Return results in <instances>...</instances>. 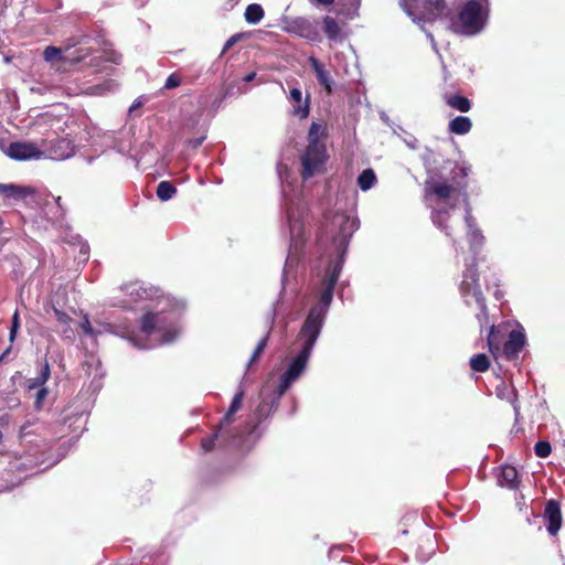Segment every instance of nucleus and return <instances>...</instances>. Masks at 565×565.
<instances>
[{
	"instance_id": "1",
	"label": "nucleus",
	"mask_w": 565,
	"mask_h": 565,
	"mask_svg": "<svg viewBox=\"0 0 565 565\" xmlns=\"http://www.w3.org/2000/svg\"><path fill=\"white\" fill-rule=\"evenodd\" d=\"M327 220V235L332 239L335 258H329L324 273L319 278L316 289L318 302L312 306L296 338V344L300 347L298 353L289 361L285 372L280 375L276 390V402L300 379L305 373L313 347L321 333L327 313L333 299L334 286L339 279L344 262V255L349 242L359 228L358 217L345 213H335Z\"/></svg>"
},
{
	"instance_id": "2",
	"label": "nucleus",
	"mask_w": 565,
	"mask_h": 565,
	"mask_svg": "<svg viewBox=\"0 0 565 565\" xmlns=\"http://www.w3.org/2000/svg\"><path fill=\"white\" fill-rule=\"evenodd\" d=\"M472 167L466 160H458L455 162L450 170V181L447 179H431L426 186V200L443 204L441 207H436L431 212L433 223L440 230L446 231V221L449 211L455 209L456 200L454 199L455 192L462 198L463 205L470 204L468 194L467 178L471 173Z\"/></svg>"
},
{
	"instance_id": "3",
	"label": "nucleus",
	"mask_w": 565,
	"mask_h": 565,
	"mask_svg": "<svg viewBox=\"0 0 565 565\" xmlns=\"http://www.w3.org/2000/svg\"><path fill=\"white\" fill-rule=\"evenodd\" d=\"M183 308V303L175 301L169 310L146 312L140 319V332L150 343H140L135 337H128V340L138 349H150L173 342L181 332L179 318Z\"/></svg>"
},
{
	"instance_id": "4",
	"label": "nucleus",
	"mask_w": 565,
	"mask_h": 565,
	"mask_svg": "<svg viewBox=\"0 0 565 565\" xmlns=\"http://www.w3.org/2000/svg\"><path fill=\"white\" fill-rule=\"evenodd\" d=\"M285 196V214L289 230L290 245L285 263L284 275L299 260V255L305 243V215L306 203L299 196H288L286 188L282 189Z\"/></svg>"
},
{
	"instance_id": "5",
	"label": "nucleus",
	"mask_w": 565,
	"mask_h": 565,
	"mask_svg": "<svg viewBox=\"0 0 565 565\" xmlns=\"http://www.w3.org/2000/svg\"><path fill=\"white\" fill-rule=\"evenodd\" d=\"M489 11L488 0H465L457 18L451 21V30L462 35H476L486 28Z\"/></svg>"
},
{
	"instance_id": "6",
	"label": "nucleus",
	"mask_w": 565,
	"mask_h": 565,
	"mask_svg": "<svg viewBox=\"0 0 565 565\" xmlns=\"http://www.w3.org/2000/svg\"><path fill=\"white\" fill-rule=\"evenodd\" d=\"M324 136V128L318 122H312L308 131V146L301 156L303 179H309L322 170L328 158Z\"/></svg>"
},
{
	"instance_id": "7",
	"label": "nucleus",
	"mask_w": 565,
	"mask_h": 565,
	"mask_svg": "<svg viewBox=\"0 0 565 565\" xmlns=\"http://www.w3.org/2000/svg\"><path fill=\"white\" fill-rule=\"evenodd\" d=\"M459 291L463 301L468 306H471L472 303L478 306L480 311L476 317L480 326L482 327L484 323H487V305L479 284L478 270L475 269V260H472L471 264H467V268L462 270L461 279L459 282Z\"/></svg>"
},
{
	"instance_id": "8",
	"label": "nucleus",
	"mask_w": 565,
	"mask_h": 565,
	"mask_svg": "<svg viewBox=\"0 0 565 565\" xmlns=\"http://www.w3.org/2000/svg\"><path fill=\"white\" fill-rule=\"evenodd\" d=\"M465 223L467 227V241L470 246V250L473 256L465 262V269L467 268V264H471L475 260V269L477 270V259L476 256L482 248L486 242V237L482 234V231L479 228L476 218L472 215V209L470 204L465 206Z\"/></svg>"
},
{
	"instance_id": "9",
	"label": "nucleus",
	"mask_w": 565,
	"mask_h": 565,
	"mask_svg": "<svg viewBox=\"0 0 565 565\" xmlns=\"http://www.w3.org/2000/svg\"><path fill=\"white\" fill-rule=\"evenodd\" d=\"M284 30L311 42L321 40L319 30L313 21L306 17L289 18L284 21Z\"/></svg>"
},
{
	"instance_id": "10",
	"label": "nucleus",
	"mask_w": 565,
	"mask_h": 565,
	"mask_svg": "<svg viewBox=\"0 0 565 565\" xmlns=\"http://www.w3.org/2000/svg\"><path fill=\"white\" fill-rule=\"evenodd\" d=\"M4 153L13 160L25 161L44 158L45 151L32 141H14L4 149Z\"/></svg>"
},
{
	"instance_id": "11",
	"label": "nucleus",
	"mask_w": 565,
	"mask_h": 565,
	"mask_svg": "<svg viewBox=\"0 0 565 565\" xmlns=\"http://www.w3.org/2000/svg\"><path fill=\"white\" fill-rule=\"evenodd\" d=\"M41 149L45 151L44 158L52 160H65L74 154V147L67 139L42 141Z\"/></svg>"
},
{
	"instance_id": "12",
	"label": "nucleus",
	"mask_w": 565,
	"mask_h": 565,
	"mask_svg": "<svg viewBox=\"0 0 565 565\" xmlns=\"http://www.w3.org/2000/svg\"><path fill=\"white\" fill-rule=\"evenodd\" d=\"M122 291L129 297L128 305H132L157 297L159 290L154 287H146L145 284L135 281L124 285Z\"/></svg>"
},
{
	"instance_id": "13",
	"label": "nucleus",
	"mask_w": 565,
	"mask_h": 565,
	"mask_svg": "<svg viewBox=\"0 0 565 565\" xmlns=\"http://www.w3.org/2000/svg\"><path fill=\"white\" fill-rule=\"evenodd\" d=\"M526 342L523 328L514 329L509 333V338L503 347V353L508 360L515 359L522 351Z\"/></svg>"
},
{
	"instance_id": "14",
	"label": "nucleus",
	"mask_w": 565,
	"mask_h": 565,
	"mask_svg": "<svg viewBox=\"0 0 565 565\" xmlns=\"http://www.w3.org/2000/svg\"><path fill=\"white\" fill-rule=\"evenodd\" d=\"M544 519L546 521L547 532L556 535L562 526L561 505L556 500L547 501L544 509Z\"/></svg>"
},
{
	"instance_id": "15",
	"label": "nucleus",
	"mask_w": 565,
	"mask_h": 565,
	"mask_svg": "<svg viewBox=\"0 0 565 565\" xmlns=\"http://www.w3.org/2000/svg\"><path fill=\"white\" fill-rule=\"evenodd\" d=\"M289 102L292 104L291 114L300 119L307 118L310 110L309 97L302 99V92L298 87L290 89Z\"/></svg>"
},
{
	"instance_id": "16",
	"label": "nucleus",
	"mask_w": 565,
	"mask_h": 565,
	"mask_svg": "<svg viewBox=\"0 0 565 565\" xmlns=\"http://www.w3.org/2000/svg\"><path fill=\"white\" fill-rule=\"evenodd\" d=\"M308 62L315 72L319 84L327 90V93H331L333 89L334 81L330 72L326 68L324 64L315 56H309Z\"/></svg>"
},
{
	"instance_id": "17",
	"label": "nucleus",
	"mask_w": 565,
	"mask_h": 565,
	"mask_svg": "<svg viewBox=\"0 0 565 565\" xmlns=\"http://www.w3.org/2000/svg\"><path fill=\"white\" fill-rule=\"evenodd\" d=\"M406 14L424 30V0H399Z\"/></svg>"
},
{
	"instance_id": "18",
	"label": "nucleus",
	"mask_w": 565,
	"mask_h": 565,
	"mask_svg": "<svg viewBox=\"0 0 565 565\" xmlns=\"http://www.w3.org/2000/svg\"><path fill=\"white\" fill-rule=\"evenodd\" d=\"M498 484L510 490H515L520 486L518 470L512 466H502L497 476Z\"/></svg>"
},
{
	"instance_id": "19",
	"label": "nucleus",
	"mask_w": 565,
	"mask_h": 565,
	"mask_svg": "<svg viewBox=\"0 0 565 565\" xmlns=\"http://www.w3.org/2000/svg\"><path fill=\"white\" fill-rule=\"evenodd\" d=\"M51 376V369L47 360H44L43 363L40 365L39 374L29 379L25 382V387L28 391L36 390L39 391L40 387H45L46 382L49 381Z\"/></svg>"
},
{
	"instance_id": "20",
	"label": "nucleus",
	"mask_w": 565,
	"mask_h": 565,
	"mask_svg": "<svg viewBox=\"0 0 565 565\" xmlns=\"http://www.w3.org/2000/svg\"><path fill=\"white\" fill-rule=\"evenodd\" d=\"M495 394L500 399L507 401L512 404L515 418H518L520 415V406L518 404L515 390L511 385L502 382L500 385L497 386Z\"/></svg>"
},
{
	"instance_id": "21",
	"label": "nucleus",
	"mask_w": 565,
	"mask_h": 565,
	"mask_svg": "<svg viewBox=\"0 0 565 565\" xmlns=\"http://www.w3.org/2000/svg\"><path fill=\"white\" fill-rule=\"evenodd\" d=\"M446 13L445 0H426V22L443 18Z\"/></svg>"
},
{
	"instance_id": "22",
	"label": "nucleus",
	"mask_w": 565,
	"mask_h": 565,
	"mask_svg": "<svg viewBox=\"0 0 565 565\" xmlns=\"http://www.w3.org/2000/svg\"><path fill=\"white\" fill-rule=\"evenodd\" d=\"M472 128V121L467 116H457L448 124V130L455 135H467Z\"/></svg>"
},
{
	"instance_id": "23",
	"label": "nucleus",
	"mask_w": 565,
	"mask_h": 565,
	"mask_svg": "<svg viewBox=\"0 0 565 565\" xmlns=\"http://www.w3.org/2000/svg\"><path fill=\"white\" fill-rule=\"evenodd\" d=\"M339 9L338 14L343 15L345 19L353 20L358 17V11L361 6V0H338Z\"/></svg>"
},
{
	"instance_id": "24",
	"label": "nucleus",
	"mask_w": 565,
	"mask_h": 565,
	"mask_svg": "<svg viewBox=\"0 0 565 565\" xmlns=\"http://www.w3.org/2000/svg\"><path fill=\"white\" fill-rule=\"evenodd\" d=\"M445 103L460 113H468L471 109V102L459 94L445 95Z\"/></svg>"
},
{
	"instance_id": "25",
	"label": "nucleus",
	"mask_w": 565,
	"mask_h": 565,
	"mask_svg": "<svg viewBox=\"0 0 565 565\" xmlns=\"http://www.w3.org/2000/svg\"><path fill=\"white\" fill-rule=\"evenodd\" d=\"M244 394V390L239 388V391L234 395L230 408L221 422L222 426L228 425L233 422V415L237 413L242 407Z\"/></svg>"
},
{
	"instance_id": "26",
	"label": "nucleus",
	"mask_w": 565,
	"mask_h": 565,
	"mask_svg": "<svg viewBox=\"0 0 565 565\" xmlns=\"http://www.w3.org/2000/svg\"><path fill=\"white\" fill-rule=\"evenodd\" d=\"M324 33L330 41H342L343 36L339 23L331 17L323 18Z\"/></svg>"
},
{
	"instance_id": "27",
	"label": "nucleus",
	"mask_w": 565,
	"mask_h": 565,
	"mask_svg": "<svg viewBox=\"0 0 565 565\" xmlns=\"http://www.w3.org/2000/svg\"><path fill=\"white\" fill-rule=\"evenodd\" d=\"M376 175L372 169L363 170L358 177V185L362 191H367L376 183Z\"/></svg>"
},
{
	"instance_id": "28",
	"label": "nucleus",
	"mask_w": 565,
	"mask_h": 565,
	"mask_svg": "<svg viewBox=\"0 0 565 565\" xmlns=\"http://www.w3.org/2000/svg\"><path fill=\"white\" fill-rule=\"evenodd\" d=\"M244 17L248 23L257 24L264 18V10L262 6L252 3L247 6Z\"/></svg>"
},
{
	"instance_id": "29",
	"label": "nucleus",
	"mask_w": 565,
	"mask_h": 565,
	"mask_svg": "<svg viewBox=\"0 0 565 565\" xmlns=\"http://www.w3.org/2000/svg\"><path fill=\"white\" fill-rule=\"evenodd\" d=\"M157 196L161 201H168L177 193V188L169 181H161L157 186Z\"/></svg>"
},
{
	"instance_id": "30",
	"label": "nucleus",
	"mask_w": 565,
	"mask_h": 565,
	"mask_svg": "<svg viewBox=\"0 0 565 565\" xmlns=\"http://www.w3.org/2000/svg\"><path fill=\"white\" fill-rule=\"evenodd\" d=\"M470 366L476 372H486L490 366L489 358L484 353H479L470 359Z\"/></svg>"
},
{
	"instance_id": "31",
	"label": "nucleus",
	"mask_w": 565,
	"mask_h": 565,
	"mask_svg": "<svg viewBox=\"0 0 565 565\" xmlns=\"http://www.w3.org/2000/svg\"><path fill=\"white\" fill-rule=\"evenodd\" d=\"M279 401L276 402V396L273 398L270 403H267L266 401H263L255 411V418L257 422H260L262 419L266 418L270 411L275 407H277Z\"/></svg>"
},
{
	"instance_id": "32",
	"label": "nucleus",
	"mask_w": 565,
	"mask_h": 565,
	"mask_svg": "<svg viewBox=\"0 0 565 565\" xmlns=\"http://www.w3.org/2000/svg\"><path fill=\"white\" fill-rule=\"evenodd\" d=\"M117 83L113 79L105 81L102 84L90 86L88 88L89 94L93 95H104L108 92H113L117 88Z\"/></svg>"
},
{
	"instance_id": "33",
	"label": "nucleus",
	"mask_w": 565,
	"mask_h": 565,
	"mask_svg": "<svg viewBox=\"0 0 565 565\" xmlns=\"http://www.w3.org/2000/svg\"><path fill=\"white\" fill-rule=\"evenodd\" d=\"M224 427L225 426H222V423H220L218 429L213 435L202 439L201 447L205 452L211 451L213 449L215 440L223 435Z\"/></svg>"
},
{
	"instance_id": "34",
	"label": "nucleus",
	"mask_w": 565,
	"mask_h": 565,
	"mask_svg": "<svg viewBox=\"0 0 565 565\" xmlns=\"http://www.w3.org/2000/svg\"><path fill=\"white\" fill-rule=\"evenodd\" d=\"M81 328L83 329L84 333L86 335H89L92 338H95L96 335L103 333L104 331H110L111 330V326L110 324H107L104 327L103 330H97V329H94L88 320L87 317L84 318V320L81 322Z\"/></svg>"
},
{
	"instance_id": "35",
	"label": "nucleus",
	"mask_w": 565,
	"mask_h": 565,
	"mask_svg": "<svg viewBox=\"0 0 565 565\" xmlns=\"http://www.w3.org/2000/svg\"><path fill=\"white\" fill-rule=\"evenodd\" d=\"M534 452L540 458L548 457L552 452L551 444L545 440L537 441L534 446Z\"/></svg>"
},
{
	"instance_id": "36",
	"label": "nucleus",
	"mask_w": 565,
	"mask_h": 565,
	"mask_svg": "<svg viewBox=\"0 0 565 565\" xmlns=\"http://www.w3.org/2000/svg\"><path fill=\"white\" fill-rule=\"evenodd\" d=\"M46 62H55L62 58V50L56 46H46L43 52Z\"/></svg>"
},
{
	"instance_id": "37",
	"label": "nucleus",
	"mask_w": 565,
	"mask_h": 565,
	"mask_svg": "<svg viewBox=\"0 0 565 565\" xmlns=\"http://www.w3.org/2000/svg\"><path fill=\"white\" fill-rule=\"evenodd\" d=\"M267 339H268V334L259 340V342L257 343V345L247 363V366H250L254 362H256L259 359V356L262 355L263 351L265 350V348L267 345Z\"/></svg>"
},
{
	"instance_id": "38",
	"label": "nucleus",
	"mask_w": 565,
	"mask_h": 565,
	"mask_svg": "<svg viewBox=\"0 0 565 565\" xmlns=\"http://www.w3.org/2000/svg\"><path fill=\"white\" fill-rule=\"evenodd\" d=\"M0 192L4 193L7 196L15 198L23 194V189L13 184L0 183Z\"/></svg>"
},
{
	"instance_id": "39",
	"label": "nucleus",
	"mask_w": 565,
	"mask_h": 565,
	"mask_svg": "<svg viewBox=\"0 0 565 565\" xmlns=\"http://www.w3.org/2000/svg\"><path fill=\"white\" fill-rule=\"evenodd\" d=\"M49 395V390L46 387H40L39 391H36L35 399H34V407L40 411L43 407V403L45 398Z\"/></svg>"
},
{
	"instance_id": "40",
	"label": "nucleus",
	"mask_w": 565,
	"mask_h": 565,
	"mask_svg": "<svg viewBox=\"0 0 565 565\" xmlns=\"http://www.w3.org/2000/svg\"><path fill=\"white\" fill-rule=\"evenodd\" d=\"M180 85H181V77H180V75L177 74V73H172L166 79L163 88L164 89H173L175 87H179Z\"/></svg>"
},
{
	"instance_id": "41",
	"label": "nucleus",
	"mask_w": 565,
	"mask_h": 565,
	"mask_svg": "<svg viewBox=\"0 0 565 565\" xmlns=\"http://www.w3.org/2000/svg\"><path fill=\"white\" fill-rule=\"evenodd\" d=\"M53 311H54V317L58 323H61L62 326H65V327L70 326L72 318L66 312H64L57 308H54Z\"/></svg>"
},
{
	"instance_id": "42",
	"label": "nucleus",
	"mask_w": 565,
	"mask_h": 565,
	"mask_svg": "<svg viewBox=\"0 0 565 565\" xmlns=\"http://www.w3.org/2000/svg\"><path fill=\"white\" fill-rule=\"evenodd\" d=\"M19 327H20L19 312L15 311L12 317V323H11L10 334H9V339L11 342L14 341Z\"/></svg>"
},
{
	"instance_id": "43",
	"label": "nucleus",
	"mask_w": 565,
	"mask_h": 565,
	"mask_svg": "<svg viewBox=\"0 0 565 565\" xmlns=\"http://www.w3.org/2000/svg\"><path fill=\"white\" fill-rule=\"evenodd\" d=\"M241 38L239 34H235L233 36H231L224 44V47H223V52L230 50L235 43L236 41Z\"/></svg>"
},
{
	"instance_id": "44",
	"label": "nucleus",
	"mask_w": 565,
	"mask_h": 565,
	"mask_svg": "<svg viewBox=\"0 0 565 565\" xmlns=\"http://www.w3.org/2000/svg\"><path fill=\"white\" fill-rule=\"evenodd\" d=\"M205 137H200V138H194V139H191L189 140V145L192 147V148H198L202 145V142L204 141Z\"/></svg>"
},
{
	"instance_id": "45",
	"label": "nucleus",
	"mask_w": 565,
	"mask_h": 565,
	"mask_svg": "<svg viewBox=\"0 0 565 565\" xmlns=\"http://www.w3.org/2000/svg\"><path fill=\"white\" fill-rule=\"evenodd\" d=\"M493 333H494V326L492 324L490 327V332H489V335H488V342H489L490 347H491V337H492Z\"/></svg>"
},
{
	"instance_id": "46",
	"label": "nucleus",
	"mask_w": 565,
	"mask_h": 565,
	"mask_svg": "<svg viewBox=\"0 0 565 565\" xmlns=\"http://www.w3.org/2000/svg\"><path fill=\"white\" fill-rule=\"evenodd\" d=\"M11 351V348H8L0 356V363L6 359L7 355H9Z\"/></svg>"
},
{
	"instance_id": "47",
	"label": "nucleus",
	"mask_w": 565,
	"mask_h": 565,
	"mask_svg": "<svg viewBox=\"0 0 565 565\" xmlns=\"http://www.w3.org/2000/svg\"><path fill=\"white\" fill-rule=\"evenodd\" d=\"M334 0H317L318 3L320 4H323V6H329L331 3H333Z\"/></svg>"
},
{
	"instance_id": "48",
	"label": "nucleus",
	"mask_w": 565,
	"mask_h": 565,
	"mask_svg": "<svg viewBox=\"0 0 565 565\" xmlns=\"http://www.w3.org/2000/svg\"><path fill=\"white\" fill-rule=\"evenodd\" d=\"M256 74L255 73H250L248 75L245 76V82H252L254 78H255Z\"/></svg>"
},
{
	"instance_id": "49",
	"label": "nucleus",
	"mask_w": 565,
	"mask_h": 565,
	"mask_svg": "<svg viewBox=\"0 0 565 565\" xmlns=\"http://www.w3.org/2000/svg\"><path fill=\"white\" fill-rule=\"evenodd\" d=\"M148 0H135V3L139 7H142L147 3Z\"/></svg>"
},
{
	"instance_id": "50",
	"label": "nucleus",
	"mask_w": 565,
	"mask_h": 565,
	"mask_svg": "<svg viewBox=\"0 0 565 565\" xmlns=\"http://www.w3.org/2000/svg\"><path fill=\"white\" fill-rule=\"evenodd\" d=\"M140 105H141V103H140V102H137V103L132 104V105L130 106V108H129V111H132L134 109L138 108Z\"/></svg>"
},
{
	"instance_id": "51",
	"label": "nucleus",
	"mask_w": 565,
	"mask_h": 565,
	"mask_svg": "<svg viewBox=\"0 0 565 565\" xmlns=\"http://www.w3.org/2000/svg\"><path fill=\"white\" fill-rule=\"evenodd\" d=\"M494 297H495L497 299H500V298L502 297V294H501V291H500L499 289H497V290L494 291Z\"/></svg>"
},
{
	"instance_id": "52",
	"label": "nucleus",
	"mask_w": 565,
	"mask_h": 565,
	"mask_svg": "<svg viewBox=\"0 0 565 565\" xmlns=\"http://www.w3.org/2000/svg\"><path fill=\"white\" fill-rule=\"evenodd\" d=\"M86 250H87V246H83V247H81V252H82V253H86Z\"/></svg>"
},
{
	"instance_id": "53",
	"label": "nucleus",
	"mask_w": 565,
	"mask_h": 565,
	"mask_svg": "<svg viewBox=\"0 0 565 565\" xmlns=\"http://www.w3.org/2000/svg\"><path fill=\"white\" fill-rule=\"evenodd\" d=\"M60 201H61V196H57L56 203L60 204Z\"/></svg>"
}]
</instances>
